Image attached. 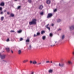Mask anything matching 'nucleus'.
<instances>
[{
    "label": "nucleus",
    "instance_id": "nucleus-1",
    "mask_svg": "<svg viewBox=\"0 0 74 74\" xmlns=\"http://www.w3.org/2000/svg\"><path fill=\"white\" fill-rule=\"evenodd\" d=\"M36 21H37V20H36V19H33L32 21L29 22V25H36Z\"/></svg>",
    "mask_w": 74,
    "mask_h": 74
},
{
    "label": "nucleus",
    "instance_id": "nucleus-2",
    "mask_svg": "<svg viewBox=\"0 0 74 74\" xmlns=\"http://www.w3.org/2000/svg\"><path fill=\"white\" fill-rule=\"evenodd\" d=\"M52 16H53V14L52 13H49L48 14L47 16V18H51Z\"/></svg>",
    "mask_w": 74,
    "mask_h": 74
},
{
    "label": "nucleus",
    "instance_id": "nucleus-3",
    "mask_svg": "<svg viewBox=\"0 0 74 74\" xmlns=\"http://www.w3.org/2000/svg\"><path fill=\"white\" fill-rule=\"evenodd\" d=\"M0 57L1 59H3L5 58V55H1V53H0Z\"/></svg>",
    "mask_w": 74,
    "mask_h": 74
},
{
    "label": "nucleus",
    "instance_id": "nucleus-4",
    "mask_svg": "<svg viewBox=\"0 0 74 74\" xmlns=\"http://www.w3.org/2000/svg\"><path fill=\"white\" fill-rule=\"evenodd\" d=\"M40 33L39 32H38L37 33L36 35V34H34V37H37V36H40Z\"/></svg>",
    "mask_w": 74,
    "mask_h": 74
},
{
    "label": "nucleus",
    "instance_id": "nucleus-5",
    "mask_svg": "<svg viewBox=\"0 0 74 74\" xmlns=\"http://www.w3.org/2000/svg\"><path fill=\"white\" fill-rule=\"evenodd\" d=\"M18 55L21 54L22 53V51H21V50H19L18 51Z\"/></svg>",
    "mask_w": 74,
    "mask_h": 74
},
{
    "label": "nucleus",
    "instance_id": "nucleus-6",
    "mask_svg": "<svg viewBox=\"0 0 74 74\" xmlns=\"http://www.w3.org/2000/svg\"><path fill=\"white\" fill-rule=\"evenodd\" d=\"M46 3L47 4H50L51 3V1L50 0H47V1Z\"/></svg>",
    "mask_w": 74,
    "mask_h": 74
},
{
    "label": "nucleus",
    "instance_id": "nucleus-7",
    "mask_svg": "<svg viewBox=\"0 0 74 74\" xmlns=\"http://www.w3.org/2000/svg\"><path fill=\"white\" fill-rule=\"evenodd\" d=\"M70 29H71V30H74V26L73 25V26H71V27H70Z\"/></svg>",
    "mask_w": 74,
    "mask_h": 74
},
{
    "label": "nucleus",
    "instance_id": "nucleus-8",
    "mask_svg": "<svg viewBox=\"0 0 74 74\" xmlns=\"http://www.w3.org/2000/svg\"><path fill=\"white\" fill-rule=\"evenodd\" d=\"M48 26H49V24H48L46 26V27L49 30H50V28L49 27H48Z\"/></svg>",
    "mask_w": 74,
    "mask_h": 74
},
{
    "label": "nucleus",
    "instance_id": "nucleus-9",
    "mask_svg": "<svg viewBox=\"0 0 74 74\" xmlns=\"http://www.w3.org/2000/svg\"><path fill=\"white\" fill-rule=\"evenodd\" d=\"M15 15H14V14H12V13H11L10 14V17H14Z\"/></svg>",
    "mask_w": 74,
    "mask_h": 74
},
{
    "label": "nucleus",
    "instance_id": "nucleus-10",
    "mask_svg": "<svg viewBox=\"0 0 74 74\" xmlns=\"http://www.w3.org/2000/svg\"><path fill=\"white\" fill-rule=\"evenodd\" d=\"M28 62V60H25L23 61V63H26V62Z\"/></svg>",
    "mask_w": 74,
    "mask_h": 74
},
{
    "label": "nucleus",
    "instance_id": "nucleus-11",
    "mask_svg": "<svg viewBox=\"0 0 74 74\" xmlns=\"http://www.w3.org/2000/svg\"><path fill=\"white\" fill-rule=\"evenodd\" d=\"M25 41L26 42H30V39L29 38H27Z\"/></svg>",
    "mask_w": 74,
    "mask_h": 74
},
{
    "label": "nucleus",
    "instance_id": "nucleus-12",
    "mask_svg": "<svg viewBox=\"0 0 74 74\" xmlns=\"http://www.w3.org/2000/svg\"><path fill=\"white\" fill-rule=\"evenodd\" d=\"M37 63V61H34L33 62V64H36Z\"/></svg>",
    "mask_w": 74,
    "mask_h": 74
},
{
    "label": "nucleus",
    "instance_id": "nucleus-13",
    "mask_svg": "<svg viewBox=\"0 0 74 74\" xmlns=\"http://www.w3.org/2000/svg\"><path fill=\"white\" fill-rule=\"evenodd\" d=\"M0 5H1V6H4V3L3 2L1 3L0 4Z\"/></svg>",
    "mask_w": 74,
    "mask_h": 74
},
{
    "label": "nucleus",
    "instance_id": "nucleus-14",
    "mask_svg": "<svg viewBox=\"0 0 74 74\" xmlns=\"http://www.w3.org/2000/svg\"><path fill=\"white\" fill-rule=\"evenodd\" d=\"M64 64H62L61 65L60 64H59V66L60 67H63L64 66Z\"/></svg>",
    "mask_w": 74,
    "mask_h": 74
},
{
    "label": "nucleus",
    "instance_id": "nucleus-15",
    "mask_svg": "<svg viewBox=\"0 0 74 74\" xmlns=\"http://www.w3.org/2000/svg\"><path fill=\"white\" fill-rule=\"evenodd\" d=\"M42 8H43V6L41 5L40 6L39 9H40V10H42Z\"/></svg>",
    "mask_w": 74,
    "mask_h": 74
},
{
    "label": "nucleus",
    "instance_id": "nucleus-16",
    "mask_svg": "<svg viewBox=\"0 0 74 74\" xmlns=\"http://www.w3.org/2000/svg\"><path fill=\"white\" fill-rule=\"evenodd\" d=\"M68 63L69 64H72V62L71 61H69L68 62Z\"/></svg>",
    "mask_w": 74,
    "mask_h": 74
},
{
    "label": "nucleus",
    "instance_id": "nucleus-17",
    "mask_svg": "<svg viewBox=\"0 0 74 74\" xmlns=\"http://www.w3.org/2000/svg\"><path fill=\"white\" fill-rule=\"evenodd\" d=\"M6 50L7 52H9L10 51V49L8 48H7L5 49Z\"/></svg>",
    "mask_w": 74,
    "mask_h": 74
},
{
    "label": "nucleus",
    "instance_id": "nucleus-18",
    "mask_svg": "<svg viewBox=\"0 0 74 74\" xmlns=\"http://www.w3.org/2000/svg\"><path fill=\"white\" fill-rule=\"evenodd\" d=\"M53 71L51 69H50V70H49L48 72H49V73H52Z\"/></svg>",
    "mask_w": 74,
    "mask_h": 74
},
{
    "label": "nucleus",
    "instance_id": "nucleus-19",
    "mask_svg": "<svg viewBox=\"0 0 74 74\" xmlns=\"http://www.w3.org/2000/svg\"><path fill=\"white\" fill-rule=\"evenodd\" d=\"M44 33H45V31H42L41 32V34H43Z\"/></svg>",
    "mask_w": 74,
    "mask_h": 74
},
{
    "label": "nucleus",
    "instance_id": "nucleus-20",
    "mask_svg": "<svg viewBox=\"0 0 74 74\" xmlns=\"http://www.w3.org/2000/svg\"><path fill=\"white\" fill-rule=\"evenodd\" d=\"M3 19H4V17H1V20L2 21H3Z\"/></svg>",
    "mask_w": 74,
    "mask_h": 74
},
{
    "label": "nucleus",
    "instance_id": "nucleus-21",
    "mask_svg": "<svg viewBox=\"0 0 74 74\" xmlns=\"http://www.w3.org/2000/svg\"><path fill=\"white\" fill-rule=\"evenodd\" d=\"M17 32L18 33H21V32H22V30H19V31H18Z\"/></svg>",
    "mask_w": 74,
    "mask_h": 74
},
{
    "label": "nucleus",
    "instance_id": "nucleus-22",
    "mask_svg": "<svg viewBox=\"0 0 74 74\" xmlns=\"http://www.w3.org/2000/svg\"><path fill=\"white\" fill-rule=\"evenodd\" d=\"M57 21L58 22H60L61 21V20L60 19H58L57 20Z\"/></svg>",
    "mask_w": 74,
    "mask_h": 74
},
{
    "label": "nucleus",
    "instance_id": "nucleus-23",
    "mask_svg": "<svg viewBox=\"0 0 74 74\" xmlns=\"http://www.w3.org/2000/svg\"><path fill=\"white\" fill-rule=\"evenodd\" d=\"M53 36V34H52V33H51L50 34V37H52Z\"/></svg>",
    "mask_w": 74,
    "mask_h": 74
},
{
    "label": "nucleus",
    "instance_id": "nucleus-24",
    "mask_svg": "<svg viewBox=\"0 0 74 74\" xmlns=\"http://www.w3.org/2000/svg\"><path fill=\"white\" fill-rule=\"evenodd\" d=\"M6 41L7 42H8L9 41H10V39H9V38H8L6 40Z\"/></svg>",
    "mask_w": 74,
    "mask_h": 74
},
{
    "label": "nucleus",
    "instance_id": "nucleus-25",
    "mask_svg": "<svg viewBox=\"0 0 74 74\" xmlns=\"http://www.w3.org/2000/svg\"><path fill=\"white\" fill-rule=\"evenodd\" d=\"M40 15H43V14H44V12H40Z\"/></svg>",
    "mask_w": 74,
    "mask_h": 74
},
{
    "label": "nucleus",
    "instance_id": "nucleus-26",
    "mask_svg": "<svg viewBox=\"0 0 74 74\" xmlns=\"http://www.w3.org/2000/svg\"><path fill=\"white\" fill-rule=\"evenodd\" d=\"M10 32L11 33H15V31L14 30H11L10 31Z\"/></svg>",
    "mask_w": 74,
    "mask_h": 74
},
{
    "label": "nucleus",
    "instance_id": "nucleus-27",
    "mask_svg": "<svg viewBox=\"0 0 74 74\" xmlns=\"http://www.w3.org/2000/svg\"><path fill=\"white\" fill-rule=\"evenodd\" d=\"M23 40V38H20V41H22Z\"/></svg>",
    "mask_w": 74,
    "mask_h": 74
},
{
    "label": "nucleus",
    "instance_id": "nucleus-28",
    "mask_svg": "<svg viewBox=\"0 0 74 74\" xmlns=\"http://www.w3.org/2000/svg\"><path fill=\"white\" fill-rule=\"evenodd\" d=\"M28 1L29 3H30L32 2V0H28Z\"/></svg>",
    "mask_w": 74,
    "mask_h": 74
},
{
    "label": "nucleus",
    "instance_id": "nucleus-29",
    "mask_svg": "<svg viewBox=\"0 0 74 74\" xmlns=\"http://www.w3.org/2000/svg\"><path fill=\"white\" fill-rule=\"evenodd\" d=\"M29 49H31V48H32V45H29Z\"/></svg>",
    "mask_w": 74,
    "mask_h": 74
},
{
    "label": "nucleus",
    "instance_id": "nucleus-30",
    "mask_svg": "<svg viewBox=\"0 0 74 74\" xmlns=\"http://www.w3.org/2000/svg\"><path fill=\"white\" fill-rule=\"evenodd\" d=\"M64 37H61V40H64Z\"/></svg>",
    "mask_w": 74,
    "mask_h": 74
},
{
    "label": "nucleus",
    "instance_id": "nucleus-31",
    "mask_svg": "<svg viewBox=\"0 0 74 74\" xmlns=\"http://www.w3.org/2000/svg\"><path fill=\"white\" fill-rule=\"evenodd\" d=\"M40 64H41V62H39V63H38L37 64V65H40Z\"/></svg>",
    "mask_w": 74,
    "mask_h": 74
},
{
    "label": "nucleus",
    "instance_id": "nucleus-32",
    "mask_svg": "<svg viewBox=\"0 0 74 74\" xmlns=\"http://www.w3.org/2000/svg\"><path fill=\"white\" fill-rule=\"evenodd\" d=\"M21 6H18V7L17 9H20V8H21Z\"/></svg>",
    "mask_w": 74,
    "mask_h": 74
},
{
    "label": "nucleus",
    "instance_id": "nucleus-33",
    "mask_svg": "<svg viewBox=\"0 0 74 74\" xmlns=\"http://www.w3.org/2000/svg\"><path fill=\"white\" fill-rule=\"evenodd\" d=\"M50 62H49V61H47L46 62V63H50Z\"/></svg>",
    "mask_w": 74,
    "mask_h": 74
},
{
    "label": "nucleus",
    "instance_id": "nucleus-34",
    "mask_svg": "<svg viewBox=\"0 0 74 74\" xmlns=\"http://www.w3.org/2000/svg\"><path fill=\"white\" fill-rule=\"evenodd\" d=\"M42 39L43 40H45V37H43V38H42Z\"/></svg>",
    "mask_w": 74,
    "mask_h": 74
},
{
    "label": "nucleus",
    "instance_id": "nucleus-35",
    "mask_svg": "<svg viewBox=\"0 0 74 74\" xmlns=\"http://www.w3.org/2000/svg\"><path fill=\"white\" fill-rule=\"evenodd\" d=\"M2 62H3V63H4V62H6V61H5V60H3L2 61Z\"/></svg>",
    "mask_w": 74,
    "mask_h": 74
},
{
    "label": "nucleus",
    "instance_id": "nucleus-36",
    "mask_svg": "<svg viewBox=\"0 0 74 74\" xmlns=\"http://www.w3.org/2000/svg\"><path fill=\"white\" fill-rule=\"evenodd\" d=\"M30 64H32V63H33V62L32 61H30Z\"/></svg>",
    "mask_w": 74,
    "mask_h": 74
},
{
    "label": "nucleus",
    "instance_id": "nucleus-37",
    "mask_svg": "<svg viewBox=\"0 0 74 74\" xmlns=\"http://www.w3.org/2000/svg\"><path fill=\"white\" fill-rule=\"evenodd\" d=\"M2 10H3V9H2V8L0 7V11H2Z\"/></svg>",
    "mask_w": 74,
    "mask_h": 74
},
{
    "label": "nucleus",
    "instance_id": "nucleus-38",
    "mask_svg": "<svg viewBox=\"0 0 74 74\" xmlns=\"http://www.w3.org/2000/svg\"><path fill=\"white\" fill-rule=\"evenodd\" d=\"M57 11V9H55L54 10V12H55L56 11Z\"/></svg>",
    "mask_w": 74,
    "mask_h": 74
},
{
    "label": "nucleus",
    "instance_id": "nucleus-39",
    "mask_svg": "<svg viewBox=\"0 0 74 74\" xmlns=\"http://www.w3.org/2000/svg\"><path fill=\"white\" fill-rule=\"evenodd\" d=\"M7 14L8 15H9V14H10V13H9V12H7Z\"/></svg>",
    "mask_w": 74,
    "mask_h": 74
},
{
    "label": "nucleus",
    "instance_id": "nucleus-40",
    "mask_svg": "<svg viewBox=\"0 0 74 74\" xmlns=\"http://www.w3.org/2000/svg\"><path fill=\"white\" fill-rule=\"evenodd\" d=\"M61 30V29H60V28H59L58 29V31H60V30Z\"/></svg>",
    "mask_w": 74,
    "mask_h": 74
},
{
    "label": "nucleus",
    "instance_id": "nucleus-41",
    "mask_svg": "<svg viewBox=\"0 0 74 74\" xmlns=\"http://www.w3.org/2000/svg\"><path fill=\"white\" fill-rule=\"evenodd\" d=\"M3 12H0V14H3Z\"/></svg>",
    "mask_w": 74,
    "mask_h": 74
},
{
    "label": "nucleus",
    "instance_id": "nucleus-42",
    "mask_svg": "<svg viewBox=\"0 0 74 74\" xmlns=\"http://www.w3.org/2000/svg\"><path fill=\"white\" fill-rule=\"evenodd\" d=\"M4 12H7V10H4Z\"/></svg>",
    "mask_w": 74,
    "mask_h": 74
},
{
    "label": "nucleus",
    "instance_id": "nucleus-43",
    "mask_svg": "<svg viewBox=\"0 0 74 74\" xmlns=\"http://www.w3.org/2000/svg\"><path fill=\"white\" fill-rule=\"evenodd\" d=\"M11 52L12 53H13V51H12V50H11Z\"/></svg>",
    "mask_w": 74,
    "mask_h": 74
},
{
    "label": "nucleus",
    "instance_id": "nucleus-44",
    "mask_svg": "<svg viewBox=\"0 0 74 74\" xmlns=\"http://www.w3.org/2000/svg\"><path fill=\"white\" fill-rule=\"evenodd\" d=\"M62 37H64V35H63L62 36Z\"/></svg>",
    "mask_w": 74,
    "mask_h": 74
},
{
    "label": "nucleus",
    "instance_id": "nucleus-45",
    "mask_svg": "<svg viewBox=\"0 0 74 74\" xmlns=\"http://www.w3.org/2000/svg\"><path fill=\"white\" fill-rule=\"evenodd\" d=\"M53 25H54L53 24H51V26H53Z\"/></svg>",
    "mask_w": 74,
    "mask_h": 74
},
{
    "label": "nucleus",
    "instance_id": "nucleus-46",
    "mask_svg": "<svg viewBox=\"0 0 74 74\" xmlns=\"http://www.w3.org/2000/svg\"><path fill=\"white\" fill-rule=\"evenodd\" d=\"M50 62L51 63H52V61H51Z\"/></svg>",
    "mask_w": 74,
    "mask_h": 74
},
{
    "label": "nucleus",
    "instance_id": "nucleus-47",
    "mask_svg": "<svg viewBox=\"0 0 74 74\" xmlns=\"http://www.w3.org/2000/svg\"><path fill=\"white\" fill-rule=\"evenodd\" d=\"M42 37H45V36H43Z\"/></svg>",
    "mask_w": 74,
    "mask_h": 74
},
{
    "label": "nucleus",
    "instance_id": "nucleus-48",
    "mask_svg": "<svg viewBox=\"0 0 74 74\" xmlns=\"http://www.w3.org/2000/svg\"><path fill=\"white\" fill-rule=\"evenodd\" d=\"M55 45H53L52 46H53H53H55Z\"/></svg>",
    "mask_w": 74,
    "mask_h": 74
},
{
    "label": "nucleus",
    "instance_id": "nucleus-49",
    "mask_svg": "<svg viewBox=\"0 0 74 74\" xmlns=\"http://www.w3.org/2000/svg\"><path fill=\"white\" fill-rule=\"evenodd\" d=\"M56 42H56H56H55V43L56 44Z\"/></svg>",
    "mask_w": 74,
    "mask_h": 74
},
{
    "label": "nucleus",
    "instance_id": "nucleus-50",
    "mask_svg": "<svg viewBox=\"0 0 74 74\" xmlns=\"http://www.w3.org/2000/svg\"><path fill=\"white\" fill-rule=\"evenodd\" d=\"M15 1H17V0H14Z\"/></svg>",
    "mask_w": 74,
    "mask_h": 74
},
{
    "label": "nucleus",
    "instance_id": "nucleus-51",
    "mask_svg": "<svg viewBox=\"0 0 74 74\" xmlns=\"http://www.w3.org/2000/svg\"><path fill=\"white\" fill-rule=\"evenodd\" d=\"M73 34H74V33H73Z\"/></svg>",
    "mask_w": 74,
    "mask_h": 74
},
{
    "label": "nucleus",
    "instance_id": "nucleus-52",
    "mask_svg": "<svg viewBox=\"0 0 74 74\" xmlns=\"http://www.w3.org/2000/svg\"><path fill=\"white\" fill-rule=\"evenodd\" d=\"M3 52H4V51H3Z\"/></svg>",
    "mask_w": 74,
    "mask_h": 74
}]
</instances>
